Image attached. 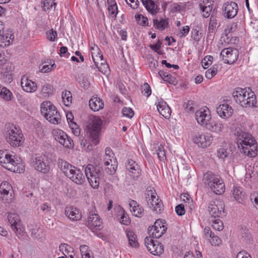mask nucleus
Masks as SVG:
<instances>
[{"label":"nucleus","mask_w":258,"mask_h":258,"mask_svg":"<svg viewBox=\"0 0 258 258\" xmlns=\"http://www.w3.org/2000/svg\"><path fill=\"white\" fill-rule=\"evenodd\" d=\"M156 195L155 190H148L146 193V200L148 205H149V201L151 198H155V195Z\"/></svg>","instance_id":"55"},{"label":"nucleus","mask_w":258,"mask_h":258,"mask_svg":"<svg viewBox=\"0 0 258 258\" xmlns=\"http://www.w3.org/2000/svg\"><path fill=\"white\" fill-rule=\"evenodd\" d=\"M46 161L42 156L36 157L33 159L32 166L36 170L45 174L50 170V167Z\"/></svg>","instance_id":"16"},{"label":"nucleus","mask_w":258,"mask_h":258,"mask_svg":"<svg viewBox=\"0 0 258 258\" xmlns=\"http://www.w3.org/2000/svg\"><path fill=\"white\" fill-rule=\"evenodd\" d=\"M162 42L160 41V40H158L157 43L154 45H150L149 47L151 49L155 51L158 54H160V53L158 52V50L160 49L161 47Z\"/></svg>","instance_id":"64"},{"label":"nucleus","mask_w":258,"mask_h":258,"mask_svg":"<svg viewBox=\"0 0 258 258\" xmlns=\"http://www.w3.org/2000/svg\"><path fill=\"white\" fill-rule=\"evenodd\" d=\"M73 182L78 185H82L85 181V176L77 167L74 168V170L68 177Z\"/></svg>","instance_id":"22"},{"label":"nucleus","mask_w":258,"mask_h":258,"mask_svg":"<svg viewBox=\"0 0 258 258\" xmlns=\"http://www.w3.org/2000/svg\"><path fill=\"white\" fill-rule=\"evenodd\" d=\"M229 154V152L227 151V150L224 148H220L217 151L218 157L223 160H224L225 158H226L228 157Z\"/></svg>","instance_id":"51"},{"label":"nucleus","mask_w":258,"mask_h":258,"mask_svg":"<svg viewBox=\"0 0 258 258\" xmlns=\"http://www.w3.org/2000/svg\"><path fill=\"white\" fill-rule=\"evenodd\" d=\"M195 117L199 124L211 132H220L224 128V124L221 121L212 118L210 111L207 107L197 110Z\"/></svg>","instance_id":"1"},{"label":"nucleus","mask_w":258,"mask_h":258,"mask_svg":"<svg viewBox=\"0 0 258 258\" xmlns=\"http://www.w3.org/2000/svg\"><path fill=\"white\" fill-rule=\"evenodd\" d=\"M59 250L63 253V254L67 256L64 252H66L68 253V252L70 251V249H72V247L68 244L65 243H61L59 245Z\"/></svg>","instance_id":"60"},{"label":"nucleus","mask_w":258,"mask_h":258,"mask_svg":"<svg viewBox=\"0 0 258 258\" xmlns=\"http://www.w3.org/2000/svg\"><path fill=\"white\" fill-rule=\"evenodd\" d=\"M175 212L179 216L183 215L185 212L184 206L182 204L178 205L175 207Z\"/></svg>","instance_id":"58"},{"label":"nucleus","mask_w":258,"mask_h":258,"mask_svg":"<svg viewBox=\"0 0 258 258\" xmlns=\"http://www.w3.org/2000/svg\"><path fill=\"white\" fill-rule=\"evenodd\" d=\"M184 107L186 112L194 111V102L191 100H188L187 102L184 103Z\"/></svg>","instance_id":"56"},{"label":"nucleus","mask_w":258,"mask_h":258,"mask_svg":"<svg viewBox=\"0 0 258 258\" xmlns=\"http://www.w3.org/2000/svg\"><path fill=\"white\" fill-rule=\"evenodd\" d=\"M217 17L216 15L214 14V12H213L210 17L208 27V30L210 32H213L214 31L217 25Z\"/></svg>","instance_id":"37"},{"label":"nucleus","mask_w":258,"mask_h":258,"mask_svg":"<svg viewBox=\"0 0 258 258\" xmlns=\"http://www.w3.org/2000/svg\"><path fill=\"white\" fill-rule=\"evenodd\" d=\"M0 189L7 191H13L12 186L9 182L7 181H4L1 183L0 185Z\"/></svg>","instance_id":"63"},{"label":"nucleus","mask_w":258,"mask_h":258,"mask_svg":"<svg viewBox=\"0 0 258 258\" xmlns=\"http://www.w3.org/2000/svg\"><path fill=\"white\" fill-rule=\"evenodd\" d=\"M58 165L61 171L67 177H69L74 168L76 167L62 159L59 160Z\"/></svg>","instance_id":"26"},{"label":"nucleus","mask_w":258,"mask_h":258,"mask_svg":"<svg viewBox=\"0 0 258 258\" xmlns=\"http://www.w3.org/2000/svg\"><path fill=\"white\" fill-rule=\"evenodd\" d=\"M86 176L90 185L94 188H97L100 179L103 177V171L101 167L88 164L85 169Z\"/></svg>","instance_id":"5"},{"label":"nucleus","mask_w":258,"mask_h":258,"mask_svg":"<svg viewBox=\"0 0 258 258\" xmlns=\"http://www.w3.org/2000/svg\"><path fill=\"white\" fill-rule=\"evenodd\" d=\"M13 191L0 189V199L5 203H11L13 199Z\"/></svg>","instance_id":"33"},{"label":"nucleus","mask_w":258,"mask_h":258,"mask_svg":"<svg viewBox=\"0 0 258 258\" xmlns=\"http://www.w3.org/2000/svg\"><path fill=\"white\" fill-rule=\"evenodd\" d=\"M0 98L5 101H11L14 97L9 89L0 84Z\"/></svg>","instance_id":"30"},{"label":"nucleus","mask_w":258,"mask_h":258,"mask_svg":"<svg viewBox=\"0 0 258 258\" xmlns=\"http://www.w3.org/2000/svg\"><path fill=\"white\" fill-rule=\"evenodd\" d=\"M53 135L55 140L63 147L67 148L73 147L72 139L63 131L59 129L54 130Z\"/></svg>","instance_id":"14"},{"label":"nucleus","mask_w":258,"mask_h":258,"mask_svg":"<svg viewBox=\"0 0 258 258\" xmlns=\"http://www.w3.org/2000/svg\"><path fill=\"white\" fill-rule=\"evenodd\" d=\"M247 92L246 89H242L239 87L236 88L235 91L233 92V97L236 103L240 104L241 105H242Z\"/></svg>","instance_id":"29"},{"label":"nucleus","mask_w":258,"mask_h":258,"mask_svg":"<svg viewBox=\"0 0 258 258\" xmlns=\"http://www.w3.org/2000/svg\"><path fill=\"white\" fill-rule=\"evenodd\" d=\"M117 167V163L114 161V163H111L109 166L105 167L104 171L108 175H113L115 173Z\"/></svg>","instance_id":"42"},{"label":"nucleus","mask_w":258,"mask_h":258,"mask_svg":"<svg viewBox=\"0 0 258 258\" xmlns=\"http://www.w3.org/2000/svg\"><path fill=\"white\" fill-rule=\"evenodd\" d=\"M41 112L50 122L53 124L60 122V115L56 107L50 101H44L41 103Z\"/></svg>","instance_id":"6"},{"label":"nucleus","mask_w":258,"mask_h":258,"mask_svg":"<svg viewBox=\"0 0 258 258\" xmlns=\"http://www.w3.org/2000/svg\"><path fill=\"white\" fill-rule=\"evenodd\" d=\"M108 10L109 12V15L112 17H116L117 14V7L116 4L111 5L109 6Z\"/></svg>","instance_id":"53"},{"label":"nucleus","mask_w":258,"mask_h":258,"mask_svg":"<svg viewBox=\"0 0 258 258\" xmlns=\"http://www.w3.org/2000/svg\"><path fill=\"white\" fill-rule=\"evenodd\" d=\"M54 63L52 64L50 66L49 65H44L41 69L40 72L43 73H48L53 70L55 68Z\"/></svg>","instance_id":"59"},{"label":"nucleus","mask_w":258,"mask_h":258,"mask_svg":"<svg viewBox=\"0 0 258 258\" xmlns=\"http://www.w3.org/2000/svg\"><path fill=\"white\" fill-rule=\"evenodd\" d=\"M65 215L72 221H79L82 218L79 210L73 207H67L65 209Z\"/></svg>","instance_id":"24"},{"label":"nucleus","mask_w":258,"mask_h":258,"mask_svg":"<svg viewBox=\"0 0 258 258\" xmlns=\"http://www.w3.org/2000/svg\"><path fill=\"white\" fill-rule=\"evenodd\" d=\"M142 93L147 97L151 94V89L148 83H145L142 86Z\"/></svg>","instance_id":"54"},{"label":"nucleus","mask_w":258,"mask_h":258,"mask_svg":"<svg viewBox=\"0 0 258 258\" xmlns=\"http://www.w3.org/2000/svg\"><path fill=\"white\" fill-rule=\"evenodd\" d=\"M89 105L90 109L94 111H97L104 107V103L99 97H93L89 102Z\"/></svg>","instance_id":"27"},{"label":"nucleus","mask_w":258,"mask_h":258,"mask_svg":"<svg viewBox=\"0 0 258 258\" xmlns=\"http://www.w3.org/2000/svg\"><path fill=\"white\" fill-rule=\"evenodd\" d=\"M41 94L44 97H47L49 95H52V86L51 85L48 84L43 85L41 89Z\"/></svg>","instance_id":"36"},{"label":"nucleus","mask_w":258,"mask_h":258,"mask_svg":"<svg viewBox=\"0 0 258 258\" xmlns=\"http://www.w3.org/2000/svg\"><path fill=\"white\" fill-rule=\"evenodd\" d=\"M154 26L155 28L163 30L168 26V19H161L159 21L157 19L153 20Z\"/></svg>","instance_id":"34"},{"label":"nucleus","mask_w":258,"mask_h":258,"mask_svg":"<svg viewBox=\"0 0 258 258\" xmlns=\"http://www.w3.org/2000/svg\"><path fill=\"white\" fill-rule=\"evenodd\" d=\"M212 141L213 136L210 134L198 133L194 139L195 143L203 148L209 146Z\"/></svg>","instance_id":"18"},{"label":"nucleus","mask_w":258,"mask_h":258,"mask_svg":"<svg viewBox=\"0 0 258 258\" xmlns=\"http://www.w3.org/2000/svg\"><path fill=\"white\" fill-rule=\"evenodd\" d=\"M212 226L213 229L220 231L223 229L224 225L222 221L220 219H215L213 221Z\"/></svg>","instance_id":"47"},{"label":"nucleus","mask_w":258,"mask_h":258,"mask_svg":"<svg viewBox=\"0 0 258 258\" xmlns=\"http://www.w3.org/2000/svg\"><path fill=\"white\" fill-rule=\"evenodd\" d=\"M9 222L11 224L12 228L16 235L19 237L23 232L18 216L14 213H10L8 216Z\"/></svg>","instance_id":"17"},{"label":"nucleus","mask_w":258,"mask_h":258,"mask_svg":"<svg viewBox=\"0 0 258 258\" xmlns=\"http://www.w3.org/2000/svg\"><path fill=\"white\" fill-rule=\"evenodd\" d=\"M213 7L212 6L208 5L207 6L201 5L200 10L203 13V16L204 18H208L210 15V14L212 11Z\"/></svg>","instance_id":"43"},{"label":"nucleus","mask_w":258,"mask_h":258,"mask_svg":"<svg viewBox=\"0 0 258 258\" xmlns=\"http://www.w3.org/2000/svg\"><path fill=\"white\" fill-rule=\"evenodd\" d=\"M156 154L160 161H164L166 160V157L164 148L161 145H160V146H158V149L156 150Z\"/></svg>","instance_id":"40"},{"label":"nucleus","mask_w":258,"mask_h":258,"mask_svg":"<svg viewBox=\"0 0 258 258\" xmlns=\"http://www.w3.org/2000/svg\"><path fill=\"white\" fill-rule=\"evenodd\" d=\"M213 57L211 55L205 56L202 60V64L204 69L208 68L213 61Z\"/></svg>","instance_id":"49"},{"label":"nucleus","mask_w":258,"mask_h":258,"mask_svg":"<svg viewBox=\"0 0 258 258\" xmlns=\"http://www.w3.org/2000/svg\"><path fill=\"white\" fill-rule=\"evenodd\" d=\"M242 102L241 106L243 107H257L256 96L253 92L247 91Z\"/></svg>","instance_id":"25"},{"label":"nucleus","mask_w":258,"mask_h":258,"mask_svg":"<svg viewBox=\"0 0 258 258\" xmlns=\"http://www.w3.org/2000/svg\"><path fill=\"white\" fill-rule=\"evenodd\" d=\"M102 121L99 116H92L90 117L87 122V135L89 136L92 143L95 145L99 143V136L101 130Z\"/></svg>","instance_id":"3"},{"label":"nucleus","mask_w":258,"mask_h":258,"mask_svg":"<svg viewBox=\"0 0 258 258\" xmlns=\"http://www.w3.org/2000/svg\"><path fill=\"white\" fill-rule=\"evenodd\" d=\"M23 138L21 130L15 125H12L7 131L6 140L13 147L20 146L24 141Z\"/></svg>","instance_id":"7"},{"label":"nucleus","mask_w":258,"mask_h":258,"mask_svg":"<svg viewBox=\"0 0 258 258\" xmlns=\"http://www.w3.org/2000/svg\"><path fill=\"white\" fill-rule=\"evenodd\" d=\"M56 3L54 2V0H44L43 2L42 10L46 11L52 7L53 6L55 7Z\"/></svg>","instance_id":"48"},{"label":"nucleus","mask_w":258,"mask_h":258,"mask_svg":"<svg viewBox=\"0 0 258 258\" xmlns=\"http://www.w3.org/2000/svg\"><path fill=\"white\" fill-rule=\"evenodd\" d=\"M224 17L227 19H232L237 14L238 6L235 2H227L223 4L222 7Z\"/></svg>","instance_id":"15"},{"label":"nucleus","mask_w":258,"mask_h":258,"mask_svg":"<svg viewBox=\"0 0 258 258\" xmlns=\"http://www.w3.org/2000/svg\"><path fill=\"white\" fill-rule=\"evenodd\" d=\"M158 74L164 81L169 84H175L177 83L176 78L167 72L160 70L158 72Z\"/></svg>","instance_id":"32"},{"label":"nucleus","mask_w":258,"mask_h":258,"mask_svg":"<svg viewBox=\"0 0 258 258\" xmlns=\"http://www.w3.org/2000/svg\"><path fill=\"white\" fill-rule=\"evenodd\" d=\"M120 222L122 224L128 225L130 224L131 221L128 215L125 213L124 210L121 211Z\"/></svg>","instance_id":"50"},{"label":"nucleus","mask_w":258,"mask_h":258,"mask_svg":"<svg viewBox=\"0 0 258 258\" xmlns=\"http://www.w3.org/2000/svg\"><path fill=\"white\" fill-rule=\"evenodd\" d=\"M126 235L128 239L129 245L132 247H138L139 246V243L137 236L134 232L131 230H126Z\"/></svg>","instance_id":"31"},{"label":"nucleus","mask_w":258,"mask_h":258,"mask_svg":"<svg viewBox=\"0 0 258 258\" xmlns=\"http://www.w3.org/2000/svg\"><path fill=\"white\" fill-rule=\"evenodd\" d=\"M80 249L82 258H91L89 247L87 245H82Z\"/></svg>","instance_id":"41"},{"label":"nucleus","mask_w":258,"mask_h":258,"mask_svg":"<svg viewBox=\"0 0 258 258\" xmlns=\"http://www.w3.org/2000/svg\"><path fill=\"white\" fill-rule=\"evenodd\" d=\"M211 239L210 240V242L213 245H218L221 242V240L218 236L215 235L214 234V235H212L210 237Z\"/></svg>","instance_id":"62"},{"label":"nucleus","mask_w":258,"mask_h":258,"mask_svg":"<svg viewBox=\"0 0 258 258\" xmlns=\"http://www.w3.org/2000/svg\"><path fill=\"white\" fill-rule=\"evenodd\" d=\"M86 225L93 232L95 230H100L103 228L101 219L97 214L94 213L93 211L89 212Z\"/></svg>","instance_id":"12"},{"label":"nucleus","mask_w":258,"mask_h":258,"mask_svg":"<svg viewBox=\"0 0 258 258\" xmlns=\"http://www.w3.org/2000/svg\"><path fill=\"white\" fill-rule=\"evenodd\" d=\"M218 72L217 66L216 65L212 66L205 72V77L208 79H211L215 76Z\"/></svg>","instance_id":"39"},{"label":"nucleus","mask_w":258,"mask_h":258,"mask_svg":"<svg viewBox=\"0 0 258 258\" xmlns=\"http://www.w3.org/2000/svg\"><path fill=\"white\" fill-rule=\"evenodd\" d=\"M238 146L242 152L249 157H254L258 153L257 143L252 135L248 133L241 132L238 135Z\"/></svg>","instance_id":"2"},{"label":"nucleus","mask_w":258,"mask_h":258,"mask_svg":"<svg viewBox=\"0 0 258 258\" xmlns=\"http://www.w3.org/2000/svg\"><path fill=\"white\" fill-rule=\"evenodd\" d=\"M167 227L164 225V223L160 219L157 220L152 227L148 229V233L152 235L153 238H159L166 232Z\"/></svg>","instance_id":"13"},{"label":"nucleus","mask_w":258,"mask_h":258,"mask_svg":"<svg viewBox=\"0 0 258 258\" xmlns=\"http://www.w3.org/2000/svg\"><path fill=\"white\" fill-rule=\"evenodd\" d=\"M220 54L225 63L232 64L237 60L239 51L237 48L228 47L223 49Z\"/></svg>","instance_id":"11"},{"label":"nucleus","mask_w":258,"mask_h":258,"mask_svg":"<svg viewBox=\"0 0 258 258\" xmlns=\"http://www.w3.org/2000/svg\"><path fill=\"white\" fill-rule=\"evenodd\" d=\"M125 166L126 169L130 173V176L133 178L138 177L140 175L141 170L140 166L134 160H128Z\"/></svg>","instance_id":"21"},{"label":"nucleus","mask_w":258,"mask_h":258,"mask_svg":"<svg viewBox=\"0 0 258 258\" xmlns=\"http://www.w3.org/2000/svg\"><path fill=\"white\" fill-rule=\"evenodd\" d=\"M233 195L235 199L238 203H241L244 197V194L243 193L241 188L239 187H235L234 188Z\"/></svg>","instance_id":"35"},{"label":"nucleus","mask_w":258,"mask_h":258,"mask_svg":"<svg viewBox=\"0 0 258 258\" xmlns=\"http://www.w3.org/2000/svg\"><path fill=\"white\" fill-rule=\"evenodd\" d=\"M4 35H6L8 36V38L7 39H4L2 40V41H5L6 42L5 45H9L12 42V41L14 40V36L13 33H12V32L10 31V32H8L7 33H5L4 32Z\"/></svg>","instance_id":"57"},{"label":"nucleus","mask_w":258,"mask_h":258,"mask_svg":"<svg viewBox=\"0 0 258 258\" xmlns=\"http://www.w3.org/2000/svg\"><path fill=\"white\" fill-rule=\"evenodd\" d=\"M122 113L123 116L130 118L134 115V111L130 107H123L122 110Z\"/></svg>","instance_id":"52"},{"label":"nucleus","mask_w":258,"mask_h":258,"mask_svg":"<svg viewBox=\"0 0 258 258\" xmlns=\"http://www.w3.org/2000/svg\"><path fill=\"white\" fill-rule=\"evenodd\" d=\"M204 178L205 183L215 194L221 195L225 191V184L223 179L219 176L214 174L211 171H208L204 174Z\"/></svg>","instance_id":"4"},{"label":"nucleus","mask_w":258,"mask_h":258,"mask_svg":"<svg viewBox=\"0 0 258 258\" xmlns=\"http://www.w3.org/2000/svg\"><path fill=\"white\" fill-rule=\"evenodd\" d=\"M0 164L5 168L15 172L20 173L21 171L23 170V168L21 169L19 168L22 164L15 161L12 158V155L10 154H8L1 158Z\"/></svg>","instance_id":"8"},{"label":"nucleus","mask_w":258,"mask_h":258,"mask_svg":"<svg viewBox=\"0 0 258 258\" xmlns=\"http://www.w3.org/2000/svg\"><path fill=\"white\" fill-rule=\"evenodd\" d=\"M71 93L70 91H65L62 93V98L66 106H69L72 101Z\"/></svg>","instance_id":"46"},{"label":"nucleus","mask_w":258,"mask_h":258,"mask_svg":"<svg viewBox=\"0 0 258 258\" xmlns=\"http://www.w3.org/2000/svg\"><path fill=\"white\" fill-rule=\"evenodd\" d=\"M216 111L220 117L227 118L230 117L233 112L232 107L227 104H220L216 108Z\"/></svg>","instance_id":"23"},{"label":"nucleus","mask_w":258,"mask_h":258,"mask_svg":"<svg viewBox=\"0 0 258 258\" xmlns=\"http://www.w3.org/2000/svg\"><path fill=\"white\" fill-rule=\"evenodd\" d=\"M224 204L223 202L216 201L209 203L208 210L209 214L214 218H222L225 216Z\"/></svg>","instance_id":"9"},{"label":"nucleus","mask_w":258,"mask_h":258,"mask_svg":"<svg viewBox=\"0 0 258 258\" xmlns=\"http://www.w3.org/2000/svg\"><path fill=\"white\" fill-rule=\"evenodd\" d=\"M138 23L142 26H147L148 24V20L147 17L143 16L141 14H138L135 16Z\"/></svg>","instance_id":"45"},{"label":"nucleus","mask_w":258,"mask_h":258,"mask_svg":"<svg viewBox=\"0 0 258 258\" xmlns=\"http://www.w3.org/2000/svg\"><path fill=\"white\" fill-rule=\"evenodd\" d=\"M131 211L132 212L133 215L137 217H141L143 215L144 209L143 208L138 205L134 208L133 209H131Z\"/></svg>","instance_id":"44"},{"label":"nucleus","mask_w":258,"mask_h":258,"mask_svg":"<svg viewBox=\"0 0 258 258\" xmlns=\"http://www.w3.org/2000/svg\"><path fill=\"white\" fill-rule=\"evenodd\" d=\"M145 245L150 252L155 255H159L164 251L163 246L157 240H154L151 237L145 238Z\"/></svg>","instance_id":"10"},{"label":"nucleus","mask_w":258,"mask_h":258,"mask_svg":"<svg viewBox=\"0 0 258 258\" xmlns=\"http://www.w3.org/2000/svg\"><path fill=\"white\" fill-rule=\"evenodd\" d=\"M156 104L159 113L164 118H169L171 115V110L166 102L162 99H160Z\"/></svg>","instance_id":"20"},{"label":"nucleus","mask_w":258,"mask_h":258,"mask_svg":"<svg viewBox=\"0 0 258 258\" xmlns=\"http://www.w3.org/2000/svg\"><path fill=\"white\" fill-rule=\"evenodd\" d=\"M147 10L152 15H156L159 11L158 6L154 0H141Z\"/></svg>","instance_id":"28"},{"label":"nucleus","mask_w":258,"mask_h":258,"mask_svg":"<svg viewBox=\"0 0 258 258\" xmlns=\"http://www.w3.org/2000/svg\"><path fill=\"white\" fill-rule=\"evenodd\" d=\"M47 36L48 40L51 41H54L57 36V33L53 29H51L47 32Z\"/></svg>","instance_id":"61"},{"label":"nucleus","mask_w":258,"mask_h":258,"mask_svg":"<svg viewBox=\"0 0 258 258\" xmlns=\"http://www.w3.org/2000/svg\"><path fill=\"white\" fill-rule=\"evenodd\" d=\"M156 202V203L151 206V208H152L153 211H155L157 213H160L164 209L163 203L158 197H157Z\"/></svg>","instance_id":"38"},{"label":"nucleus","mask_w":258,"mask_h":258,"mask_svg":"<svg viewBox=\"0 0 258 258\" xmlns=\"http://www.w3.org/2000/svg\"><path fill=\"white\" fill-rule=\"evenodd\" d=\"M21 85L23 90L29 93L34 92L37 88L36 83L29 80L25 75L21 78Z\"/></svg>","instance_id":"19"}]
</instances>
